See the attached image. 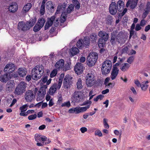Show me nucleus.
<instances>
[{
    "instance_id": "obj_48",
    "label": "nucleus",
    "mask_w": 150,
    "mask_h": 150,
    "mask_svg": "<svg viewBox=\"0 0 150 150\" xmlns=\"http://www.w3.org/2000/svg\"><path fill=\"white\" fill-rule=\"evenodd\" d=\"M74 3H75L76 5L75 6V7L77 9H79L80 7V4L79 2L77 0H74Z\"/></svg>"
},
{
    "instance_id": "obj_31",
    "label": "nucleus",
    "mask_w": 150,
    "mask_h": 150,
    "mask_svg": "<svg viewBox=\"0 0 150 150\" xmlns=\"http://www.w3.org/2000/svg\"><path fill=\"white\" fill-rule=\"evenodd\" d=\"M79 51V50L78 48L75 47H73L70 50V52L72 56L76 54Z\"/></svg>"
},
{
    "instance_id": "obj_14",
    "label": "nucleus",
    "mask_w": 150,
    "mask_h": 150,
    "mask_svg": "<svg viewBox=\"0 0 150 150\" xmlns=\"http://www.w3.org/2000/svg\"><path fill=\"white\" fill-rule=\"evenodd\" d=\"M55 18V16H52L50 18H47V21L45 26V30L48 29L52 25Z\"/></svg>"
},
{
    "instance_id": "obj_17",
    "label": "nucleus",
    "mask_w": 150,
    "mask_h": 150,
    "mask_svg": "<svg viewBox=\"0 0 150 150\" xmlns=\"http://www.w3.org/2000/svg\"><path fill=\"white\" fill-rule=\"evenodd\" d=\"M64 65V61L62 59H60L55 65V67L57 69H62Z\"/></svg>"
},
{
    "instance_id": "obj_28",
    "label": "nucleus",
    "mask_w": 150,
    "mask_h": 150,
    "mask_svg": "<svg viewBox=\"0 0 150 150\" xmlns=\"http://www.w3.org/2000/svg\"><path fill=\"white\" fill-rule=\"evenodd\" d=\"M110 41L112 45H115L116 42H117L116 35L112 33L111 34V38Z\"/></svg>"
},
{
    "instance_id": "obj_56",
    "label": "nucleus",
    "mask_w": 150,
    "mask_h": 150,
    "mask_svg": "<svg viewBox=\"0 0 150 150\" xmlns=\"http://www.w3.org/2000/svg\"><path fill=\"white\" fill-rule=\"evenodd\" d=\"M141 25L139 24H137L135 28V30L136 31H139L142 29V27H141Z\"/></svg>"
},
{
    "instance_id": "obj_64",
    "label": "nucleus",
    "mask_w": 150,
    "mask_h": 150,
    "mask_svg": "<svg viewBox=\"0 0 150 150\" xmlns=\"http://www.w3.org/2000/svg\"><path fill=\"white\" fill-rule=\"evenodd\" d=\"M19 115L20 116H26L28 115L27 111L26 112H22L20 113Z\"/></svg>"
},
{
    "instance_id": "obj_19",
    "label": "nucleus",
    "mask_w": 150,
    "mask_h": 150,
    "mask_svg": "<svg viewBox=\"0 0 150 150\" xmlns=\"http://www.w3.org/2000/svg\"><path fill=\"white\" fill-rule=\"evenodd\" d=\"M18 6L16 2L11 3L9 7V10L12 13L15 12L18 9Z\"/></svg>"
},
{
    "instance_id": "obj_27",
    "label": "nucleus",
    "mask_w": 150,
    "mask_h": 150,
    "mask_svg": "<svg viewBox=\"0 0 150 150\" xmlns=\"http://www.w3.org/2000/svg\"><path fill=\"white\" fill-rule=\"evenodd\" d=\"M98 35L99 36L101 37V38L104 37L105 36L106 37H105V40H108L109 38L108 34L107 33L103 31L99 32Z\"/></svg>"
},
{
    "instance_id": "obj_4",
    "label": "nucleus",
    "mask_w": 150,
    "mask_h": 150,
    "mask_svg": "<svg viewBox=\"0 0 150 150\" xmlns=\"http://www.w3.org/2000/svg\"><path fill=\"white\" fill-rule=\"evenodd\" d=\"M27 84L24 82H21L15 88L14 93L17 95H22L26 91Z\"/></svg>"
},
{
    "instance_id": "obj_11",
    "label": "nucleus",
    "mask_w": 150,
    "mask_h": 150,
    "mask_svg": "<svg viewBox=\"0 0 150 150\" xmlns=\"http://www.w3.org/2000/svg\"><path fill=\"white\" fill-rule=\"evenodd\" d=\"M5 73L0 76V81L2 82L6 83L12 77L13 74H8L6 72Z\"/></svg>"
},
{
    "instance_id": "obj_62",
    "label": "nucleus",
    "mask_w": 150,
    "mask_h": 150,
    "mask_svg": "<svg viewBox=\"0 0 150 150\" xmlns=\"http://www.w3.org/2000/svg\"><path fill=\"white\" fill-rule=\"evenodd\" d=\"M87 129L86 127H82L80 128V130L82 133H84L87 131Z\"/></svg>"
},
{
    "instance_id": "obj_9",
    "label": "nucleus",
    "mask_w": 150,
    "mask_h": 150,
    "mask_svg": "<svg viewBox=\"0 0 150 150\" xmlns=\"http://www.w3.org/2000/svg\"><path fill=\"white\" fill-rule=\"evenodd\" d=\"M18 28L19 30L25 31L30 29V28L27 22L25 23L23 21H21L18 23Z\"/></svg>"
},
{
    "instance_id": "obj_8",
    "label": "nucleus",
    "mask_w": 150,
    "mask_h": 150,
    "mask_svg": "<svg viewBox=\"0 0 150 150\" xmlns=\"http://www.w3.org/2000/svg\"><path fill=\"white\" fill-rule=\"evenodd\" d=\"M71 78L72 77L68 75H66L65 76L63 82V84L65 88L68 89L70 88L72 83Z\"/></svg>"
},
{
    "instance_id": "obj_45",
    "label": "nucleus",
    "mask_w": 150,
    "mask_h": 150,
    "mask_svg": "<svg viewBox=\"0 0 150 150\" xmlns=\"http://www.w3.org/2000/svg\"><path fill=\"white\" fill-rule=\"evenodd\" d=\"M71 104L69 101H68L67 102H64L62 103L61 106L62 107L66 106L68 108L70 107Z\"/></svg>"
},
{
    "instance_id": "obj_55",
    "label": "nucleus",
    "mask_w": 150,
    "mask_h": 150,
    "mask_svg": "<svg viewBox=\"0 0 150 150\" xmlns=\"http://www.w3.org/2000/svg\"><path fill=\"white\" fill-rule=\"evenodd\" d=\"M129 49L128 47H124L122 50V53H127Z\"/></svg>"
},
{
    "instance_id": "obj_23",
    "label": "nucleus",
    "mask_w": 150,
    "mask_h": 150,
    "mask_svg": "<svg viewBox=\"0 0 150 150\" xmlns=\"http://www.w3.org/2000/svg\"><path fill=\"white\" fill-rule=\"evenodd\" d=\"M32 4L30 3H28L25 5L22 9V11L24 13H27L31 8Z\"/></svg>"
},
{
    "instance_id": "obj_61",
    "label": "nucleus",
    "mask_w": 150,
    "mask_h": 150,
    "mask_svg": "<svg viewBox=\"0 0 150 150\" xmlns=\"http://www.w3.org/2000/svg\"><path fill=\"white\" fill-rule=\"evenodd\" d=\"M91 103V101L90 100H87L86 101H85L83 103V104L82 105H86L87 104H89L88 105H90H90Z\"/></svg>"
},
{
    "instance_id": "obj_26",
    "label": "nucleus",
    "mask_w": 150,
    "mask_h": 150,
    "mask_svg": "<svg viewBox=\"0 0 150 150\" xmlns=\"http://www.w3.org/2000/svg\"><path fill=\"white\" fill-rule=\"evenodd\" d=\"M107 40H103L102 38H100L98 41V45L99 47H104L105 45V41Z\"/></svg>"
},
{
    "instance_id": "obj_6",
    "label": "nucleus",
    "mask_w": 150,
    "mask_h": 150,
    "mask_svg": "<svg viewBox=\"0 0 150 150\" xmlns=\"http://www.w3.org/2000/svg\"><path fill=\"white\" fill-rule=\"evenodd\" d=\"M83 98L82 93L79 91H75L72 95V102L78 103Z\"/></svg>"
},
{
    "instance_id": "obj_13",
    "label": "nucleus",
    "mask_w": 150,
    "mask_h": 150,
    "mask_svg": "<svg viewBox=\"0 0 150 150\" xmlns=\"http://www.w3.org/2000/svg\"><path fill=\"white\" fill-rule=\"evenodd\" d=\"M138 0H129L126 4L127 7H129L131 9H134L137 5Z\"/></svg>"
},
{
    "instance_id": "obj_58",
    "label": "nucleus",
    "mask_w": 150,
    "mask_h": 150,
    "mask_svg": "<svg viewBox=\"0 0 150 150\" xmlns=\"http://www.w3.org/2000/svg\"><path fill=\"white\" fill-rule=\"evenodd\" d=\"M106 86H107L108 88H112L114 86V84L111 83H110L108 84H107L105 85Z\"/></svg>"
},
{
    "instance_id": "obj_63",
    "label": "nucleus",
    "mask_w": 150,
    "mask_h": 150,
    "mask_svg": "<svg viewBox=\"0 0 150 150\" xmlns=\"http://www.w3.org/2000/svg\"><path fill=\"white\" fill-rule=\"evenodd\" d=\"M134 83L138 87H140L141 84H140L139 81L138 80H136L135 81Z\"/></svg>"
},
{
    "instance_id": "obj_52",
    "label": "nucleus",
    "mask_w": 150,
    "mask_h": 150,
    "mask_svg": "<svg viewBox=\"0 0 150 150\" xmlns=\"http://www.w3.org/2000/svg\"><path fill=\"white\" fill-rule=\"evenodd\" d=\"M123 11L122 12L120 13L119 14V17H122V16H123L127 12V8H125L124 9H123Z\"/></svg>"
},
{
    "instance_id": "obj_3",
    "label": "nucleus",
    "mask_w": 150,
    "mask_h": 150,
    "mask_svg": "<svg viewBox=\"0 0 150 150\" xmlns=\"http://www.w3.org/2000/svg\"><path fill=\"white\" fill-rule=\"evenodd\" d=\"M98 58V54L96 52L90 53L87 59V64L88 67L94 66Z\"/></svg>"
},
{
    "instance_id": "obj_50",
    "label": "nucleus",
    "mask_w": 150,
    "mask_h": 150,
    "mask_svg": "<svg viewBox=\"0 0 150 150\" xmlns=\"http://www.w3.org/2000/svg\"><path fill=\"white\" fill-rule=\"evenodd\" d=\"M90 38L93 41L97 39V35L93 33L90 35Z\"/></svg>"
},
{
    "instance_id": "obj_16",
    "label": "nucleus",
    "mask_w": 150,
    "mask_h": 150,
    "mask_svg": "<svg viewBox=\"0 0 150 150\" xmlns=\"http://www.w3.org/2000/svg\"><path fill=\"white\" fill-rule=\"evenodd\" d=\"M119 71V69L117 67H112L111 75L112 80H114L116 78L118 74Z\"/></svg>"
},
{
    "instance_id": "obj_37",
    "label": "nucleus",
    "mask_w": 150,
    "mask_h": 150,
    "mask_svg": "<svg viewBox=\"0 0 150 150\" xmlns=\"http://www.w3.org/2000/svg\"><path fill=\"white\" fill-rule=\"evenodd\" d=\"M57 69L56 68L54 69L51 72L50 74V77L51 78H53L55 76L57 73Z\"/></svg>"
},
{
    "instance_id": "obj_29",
    "label": "nucleus",
    "mask_w": 150,
    "mask_h": 150,
    "mask_svg": "<svg viewBox=\"0 0 150 150\" xmlns=\"http://www.w3.org/2000/svg\"><path fill=\"white\" fill-rule=\"evenodd\" d=\"M76 46L79 49H82L84 47L82 39H80L77 42Z\"/></svg>"
},
{
    "instance_id": "obj_36",
    "label": "nucleus",
    "mask_w": 150,
    "mask_h": 150,
    "mask_svg": "<svg viewBox=\"0 0 150 150\" xmlns=\"http://www.w3.org/2000/svg\"><path fill=\"white\" fill-rule=\"evenodd\" d=\"M28 107V105L27 104L24 105L20 107L19 110L21 112H25L27 110Z\"/></svg>"
},
{
    "instance_id": "obj_24",
    "label": "nucleus",
    "mask_w": 150,
    "mask_h": 150,
    "mask_svg": "<svg viewBox=\"0 0 150 150\" xmlns=\"http://www.w3.org/2000/svg\"><path fill=\"white\" fill-rule=\"evenodd\" d=\"M83 41L84 47L86 48L88 47L90 44L89 38L86 37H85L83 39Z\"/></svg>"
},
{
    "instance_id": "obj_42",
    "label": "nucleus",
    "mask_w": 150,
    "mask_h": 150,
    "mask_svg": "<svg viewBox=\"0 0 150 150\" xmlns=\"http://www.w3.org/2000/svg\"><path fill=\"white\" fill-rule=\"evenodd\" d=\"M134 57L133 56H131L129 57V58L127 59V62L130 64H131L132 63L134 60Z\"/></svg>"
},
{
    "instance_id": "obj_53",
    "label": "nucleus",
    "mask_w": 150,
    "mask_h": 150,
    "mask_svg": "<svg viewBox=\"0 0 150 150\" xmlns=\"http://www.w3.org/2000/svg\"><path fill=\"white\" fill-rule=\"evenodd\" d=\"M146 23L147 21L144 19H143L141 20L139 24L141 26L144 27L146 24Z\"/></svg>"
},
{
    "instance_id": "obj_10",
    "label": "nucleus",
    "mask_w": 150,
    "mask_h": 150,
    "mask_svg": "<svg viewBox=\"0 0 150 150\" xmlns=\"http://www.w3.org/2000/svg\"><path fill=\"white\" fill-rule=\"evenodd\" d=\"M16 69L15 65L12 63H9L5 66L4 69V72H6L8 74H11Z\"/></svg>"
},
{
    "instance_id": "obj_30",
    "label": "nucleus",
    "mask_w": 150,
    "mask_h": 150,
    "mask_svg": "<svg viewBox=\"0 0 150 150\" xmlns=\"http://www.w3.org/2000/svg\"><path fill=\"white\" fill-rule=\"evenodd\" d=\"M36 21V19L34 17L33 18H31L30 21H27V23L29 24L30 28L33 27L35 24Z\"/></svg>"
},
{
    "instance_id": "obj_22",
    "label": "nucleus",
    "mask_w": 150,
    "mask_h": 150,
    "mask_svg": "<svg viewBox=\"0 0 150 150\" xmlns=\"http://www.w3.org/2000/svg\"><path fill=\"white\" fill-rule=\"evenodd\" d=\"M57 88V83H54L50 88L49 91L50 95H53L56 92Z\"/></svg>"
},
{
    "instance_id": "obj_57",
    "label": "nucleus",
    "mask_w": 150,
    "mask_h": 150,
    "mask_svg": "<svg viewBox=\"0 0 150 150\" xmlns=\"http://www.w3.org/2000/svg\"><path fill=\"white\" fill-rule=\"evenodd\" d=\"M41 80L44 83H46L47 82V76H43L42 78L41 79Z\"/></svg>"
},
{
    "instance_id": "obj_41",
    "label": "nucleus",
    "mask_w": 150,
    "mask_h": 150,
    "mask_svg": "<svg viewBox=\"0 0 150 150\" xmlns=\"http://www.w3.org/2000/svg\"><path fill=\"white\" fill-rule=\"evenodd\" d=\"M116 39L117 42L119 43H121L122 42V40L123 39V38L119 34L116 36Z\"/></svg>"
},
{
    "instance_id": "obj_54",
    "label": "nucleus",
    "mask_w": 150,
    "mask_h": 150,
    "mask_svg": "<svg viewBox=\"0 0 150 150\" xmlns=\"http://www.w3.org/2000/svg\"><path fill=\"white\" fill-rule=\"evenodd\" d=\"M54 20V25L55 27H57L59 25V24L58 19L57 18L56 19H55Z\"/></svg>"
},
{
    "instance_id": "obj_51",
    "label": "nucleus",
    "mask_w": 150,
    "mask_h": 150,
    "mask_svg": "<svg viewBox=\"0 0 150 150\" xmlns=\"http://www.w3.org/2000/svg\"><path fill=\"white\" fill-rule=\"evenodd\" d=\"M45 5L41 4V7L40 9V13L43 15L45 13Z\"/></svg>"
},
{
    "instance_id": "obj_25",
    "label": "nucleus",
    "mask_w": 150,
    "mask_h": 150,
    "mask_svg": "<svg viewBox=\"0 0 150 150\" xmlns=\"http://www.w3.org/2000/svg\"><path fill=\"white\" fill-rule=\"evenodd\" d=\"M19 75L23 77L25 76L26 74L27 71L25 69L23 68H20L18 70Z\"/></svg>"
},
{
    "instance_id": "obj_46",
    "label": "nucleus",
    "mask_w": 150,
    "mask_h": 150,
    "mask_svg": "<svg viewBox=\"0 0 150 150\" xmlns=\"http://www.w3.org/2000/svg\"><path fill=\"white\" fill-rule=\"evenodd\" d=\"M53 4L52 2L51 1H49L47 2L46 4V7L47 8L50 10V7Z\"/></svg>"
},
{
    "instance_id": "obj_38",
    "label": "nucleus",
    "mask_w": 150,
    "mask_h": 150,
    "mask_svg": "<svg viewBox=\"0 0 150 150\" xmlns=\"http://www.w3.org/2000/svg\"><path fill=\"white\" fill-rule=\"evenodd\" d=\"M42 28L40 25L37 23L34 27L33 30L35 32H36L39 31Z\"/></svg>"
},
{
    "instance_id": "obj_60",
    "label": "nucleus",
    "mask_w": 150,
    "mask_h": 150,
    "mask_svg": "<svg viewBox=\"0 0 150 150\" xmlns=\"http://www.w3.org/2000/svg\"><path fill=\"white\" fill-rule=\"evenodd\" d=\"M75 113L78 114L81 112V111L80 110V107H76L75 108Z\"/></svg>"
},
{
    "instance_id": "obj_33",
    "label": "nucleus",
    "mask_w": 150,
    "mask_h": 150,
    "mask_svg": "<svg viewBox=\"0 0 150 150\" xmlns=\"http://www.w3.org/2000/svg\"><path fill=\"white\" fill-rule=\"evenodd\" d=\"M148 83V81H147L144 82H143L142 84H141L140 87L142 90L145 91L146 90L148 86V85L147 83Z\"/></svg>"
},
{
    "instance_id": "obj_18",
    "label": "nucleus",
    "mask_w": 150,
    "mask_h": 150,
    "mask_svg": "<svg viewBox=\"0 0 150 150\" xmlns=\"http://www.w3.org/2000/svg\"><path fill=\"white\" fill-rule=\"evenodd\" d=\"M35 140L37 142H44L47 140V138L45 136H42L38 134H36L35 137Z\"/></svg>"
},
{
    "instance_id": "obj_1",
    "label": "nucleus",
    "mask_w": 150,
    "mask_h": 150,
    "mask_svg": "<svg viewBox=\"0 0 150 150\" xmlns=\"http://www.w3.org/2000/svg\"><path fill=\"white\" fill-rule=\"evenodd\" d=\"M44 73V67L42 65H37L32 70L31 74L32 79L37 81L40 79Z\"/></svg>"
},
{
    "instance_id": "obj_40",
    "label": "nucleus",
    "mask_w": 150,
    "mask_h": 150,
    "mask_svg": "<svg viewBox=\"0 0 150 150\" xmlns=\"http://www.w3.org/2000/svg\"><path fill=\"white\" fill-rule=\"evenodd\" d=\"M113 19L111 16H109L107 18V23L108 25H111V23L113 22Z\"/></svg>"
},
{
    "instance_id": "obj_15",
    "label": "nucleus",
    "mask_w": 150,
    "mask_h": 150,
    "mask_svg": "<svg viewBox=\"0 0 150 150\" xmlns=\"http://www.w3.org/2000/svg\"><path fill=\"white\" fill-rule=\"evenodd\" d=\"M109 10L110 13L112 15H115L117 12V7L115 2H112L110 5Z\"/></svg>"
},
{
    "instance_id": "obj_43",
    "label": "nucleus",
    "mask_w": 150,
    "mask_h": 150,
    "mask_svg": "<svg viewBox=\"0 0 150 150\" xmlns=\"http://www.w3.org/2000/svg\"><path fill=\"white\" fill-rule=\"evenodd\" d=\"M37 115L36 114H35L29 115L28 117V118L29 120H31L35 119Z\"/></svg>"
},
{
    "instance_id": "obj_49",
    "label": "nucleus",
    "mask_w": 150,
    "mask_h": 150,
    "mask_svg": "<svg viewBox=\"0 0 150 150\" xmlns=\"http://www.w3.org/2000/svg\"><path fill=\"white\" fill-rule=\"evenodd\" d=\"M95 135H98L99 137H102V134L101 131L99 129L95 131Z\"/></svg>"
},
{
    "instance_id": "obj_32",
    "label": "nucleus",
    "mask_w": 150,
    "mask_h": 150,
    "mask_svg": "<svg viewBox=\"0 0 150 150\" xmlns=\"http://www.w3.org/2000/svg\"><path fill=\"white\" fill-rule=\"evenodd\" d=\"M130 65L128 63H125L123 66L120 68V69L122 71L124 72L127 71Z\"/></svg>"
},
{
    "instance_id": "obj_5",
    "label": "nucleus",
    "mask_w": 150,
    "mask_h": 150,
    "mask_svg": "<svg viewBox=\"0 0 150 150\" xmlns=\"http://www.w3.org/2000/svg\"><path fill=\"white\" fill-rule=\"evenodd\" d=\"M94 78L95 76L92 71H89L86 77V83L88 86L91 87L93 85Z\"/></svg>"
},
{
    "instance_id": "obj_34",
    "label": "nucleus",
    "mask_w": 150,
    "mask_h": 150,
    "mask_svg": "<svg viewBox=\"0 0 150 150\" xmlns=\"http://www.w3.org/2000/svg\"><path fill=\"white\" fill-rule=\"evenodd\" d=\"M77 88L78 89H81L82 88V81L81 78H79L76 83Z\"/></svg>"
},
{
    "instance_id": "obj_12",
    "label": "nucleus",
    "mask_w": 150,
    "mask_h": 150,
    "mask_svg": "<svg viewBox=\"0 0 150 150\" xmlns=\"http://www.w3.org/2000/svg\"><path fill=\"white\" fill-rule=\"evenodd\" d=\"M84 68L82 64L78 63L75 66L74 70L77 74L80 75L83 72Z\"/></svg>"
},
{
    "instance_id": "obj_2",
    "label": "nucleus",
    "mask_w": 150,
    "mask_h": 150,
    "mask_svg": "<svg viewBox=\"0 0 150 150\" xmlns=\"http://www.w3.org/2000/svg\"><path fill=\"white\" fill-rule=\"evenodd\" d=\"M112 67V63L110 60H106L102 64L101 68L102 74L103 75H106L109 73Z\"/></svg>"
},
{
    "instance_id": "obj_7",
    "label": "nucleus",
    "mask_w": 150,
    "mask_h": 150,
    "mask_svg": "<svg viewBox=\"0 0 150 150\" xmlns=\"http://www.w3.org/2000/svg\"><path fill=\"white\" fill-rule=\"evenodd\" d=\"M35 96L33 91L29 90L25 92L24 97L26 102H30L35 99Z\"/></svg>"
},
{
    "instance_id": "obj_47",
    "label": "nucleus",
    "mask_w": 150,
    "mask_h": 150,
    "mask_svg": "<svg viewBox=\"0 0 150 150\" xmlns=\"http://www.w3.org/2000/svg\"><path fill=\"white\" fill-rule=\"evenodd\" d=\"M64 13L63 14V13H62L61 17L62 18H61V22L62 23H64V22L66 20V18L67 17V15L66 14H65V16H63V15L64 14Z\"/></svg>"
},
{
    "instance_id": "obj_35",
    "label": "nucleus",
    "mask_w": 150,
    "mask_h": 150,
    "mask_svg": "<svg viewBox=\"0 0 150 150\" xmlns=\"http://www.w3.org/2000/svg\"><path fill=\"white\" fill-rule=\"evenodd\" d=\"M45 22V21L44 19L43 18H41L38 19L37 23L40 25L41 27H42L44 25Z\"/></svg>"
},
{
    "instance_id": "obj_20",
    "label": "nucleus",
    "mask_w": 150,
    "mask_h": 150,
    "mask_svg": "<svg viewBox=\"0 0 150 150\" xmlns=\"http://www.w3.org/2000/svg\"><path fill=\"white\" fill-rule=\"evenodd\" d=\"M14 86V83L13 80H11L9 81L6 84V89L9 91H12V88Z\"/></svg>"
},
{
    "instance_id": "obj_39",
    "label": "nucleus",
    "mask_w": 150,
    "mask_h": 150,
    "mask_svg": "<svg viewBox=\"0 0 150 150\" xmlns=\"http://www.w3.org/2000/svg\"><path fill=\"white\" fill-rule=\"evenodd\" d=\"M74 6L72 4L70 5L67 9V12L68 13H70L73 10Z\"/></svg>"
},
{
    "instance_id": "obj_59",
    "label": "nucleus",
    "mask_w": 150,
    "mask_h": 150,
    "mask_svg": "<svg viewBox=\"0 0 150 150\" xmlns=\"http://www.w3.org/2000/svg\"><path fill=\"white\" fill-rule=\"evenodd\" d=\"M31 75H32L31 74ZM31 78H32V76H31L30 75H29L26 76L25 80L26 81L29 82L31 80Z\"/></svg>"
},
{
    "instance_id": "obj_44",
    "label": "nucleus",
    "mask_w": 150,
    "mask_h": 150,
    "mask_svg": "<svg viewBox=\"0 0 150 150\" xmlns=\"http://www.w3.org/2000/svg\"><path fill=\"white\" fill-rule=\"evenodd\" d=\"M90 107V105H88L86 107H80V110L81 112L85 111L88 109Z\"/></svg>"
},
{
    "instance_id": "obj_21",
    "label": "nucleus",
    "mask_w": 150,
    "mask_h": 150,
    "mask_svg": "<svg viewBox=\"0 0 150 150\" xmlns=\"http://www.w3.org/2000/svg\"><path fill=\"white\" fill-rule=\"evenodd\" d=\"M124 4L123 1H119L117 3V7L119 12L122 11L124 9Z\"/></svg>"
}]
</instances>
